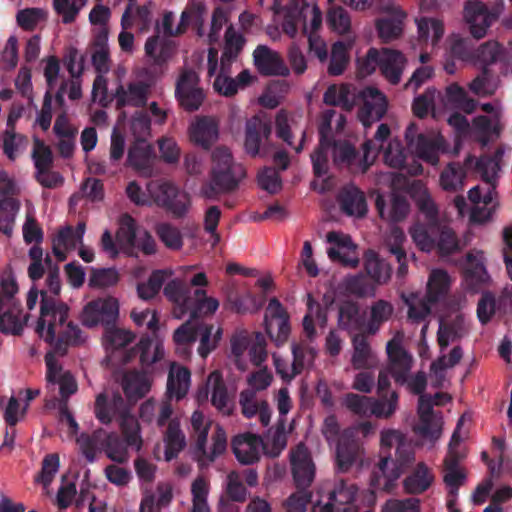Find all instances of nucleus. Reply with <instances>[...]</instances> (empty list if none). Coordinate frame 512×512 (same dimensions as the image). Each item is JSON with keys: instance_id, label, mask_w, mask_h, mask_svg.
<instances>
[{"instance_id": "obj_1", "label": "nucleus", "mask_w": 512, "mask_h": 512, "mask_svg": "<svg viewBox=\"0 0 512 512\" xmlns=\"http://www.w3.org/2000/svg\"><path fill=\"white\" fill-rule=\"evenodd\" d=\"M94 413L102 424H109L113 419L119 422L123 439L115 432L107 433L103 437L102 450L114 462L124 463L128 459L127 447L140 450L142 438L140 425L130 413V408L122 395L115 392L109 400L104 393L99 394L95 400Z\"/></svg>"}, {"instance_id": "obj_2", "label": "nucleus", "mask_w": 512, "mask_h": 512, "mask_svg": "<svg viewBox=\"0 0 512 512\" xmlns=\"http://www.w3.org/2000/svg\"><path fill=\"white\" fill-rule=\"evenodd\" d=\"M465 167L474 168L482 180V184L474 186L468 192V199L473 205L470 220L482 224L491 219L498 205L496 187L499 161L496 157L481 156L476 159L469 155L465 159Z\"/></svg>"}, {"instance_id": "obj_3", "label": "nucleus", "mask_w": 512, "mask_h": 512, "mask_svg": "<svg viewBox=\"0 0 512 512\" xmlns=\"http://www.w3.org/2000/svg\"><path fill=\"white\" fill-rule=\"evenodd\" d=\"M244 175L242 166L234 163L229 149L217 147L212 152L210 181L203 185V194L209 199H215L221 193L232 192L238 188Z\"/></svg>"}, {"instance_id": "obj_4", "label": "nucleus", "mask_w": 512, "mask_h": 512, "mask_svg": "<svg viewBox=\"0 0 512 512\" xmlns=\"http://www.w3.org/2000/svg\"><path fill=\"white\" fill-rule=\"evenodd\" d=\"M386 351L390 360L391 376L395 382L399 385L407 384L413 394L423 395L422 393L427 386L426 374L423 371H419L414 377L409 379L413 358L402 347L400 341L395 338L388 341Z\"/></svg>"}, {"instance_id": "obj_5", "label": "nucleus", "mask_w": 512, "mask_h": 512, "mask_svg": "<svg viewBox=\"0 0 512 512\" xmlns=\"http://www.w3.org/2000/svg\"><path fill=\"white\" fill-rule=\"evenodd\" d=\"M395 460L390 455L381 457L376 470L373 471L371 484L377 488L382 487L390 491L395 482L409 465L415 460L412 446L405 440L395 450Z\"/></svg>"}, {"instance_id": "obj_6", "label": "nucleus", "mask_w": 512, "mask_h": 512, "mask_svg": "<svg viewBox=\"0 0 512 512\" xmlns=\"http://www.w3.org/2000/svg\"><path fill=\"white\" fill-rule=\"evenodd\" d=\"M69 306L48 296L47 291H41L40 316L36 325V333L46 343L53 344L59 328H62L69 317Z\"/></svg>"}, {"instance_id": "obj_7", "label": "nucleus", "mask_w": 512, "mask_h": 512, "mask_svg": "<svg viewBox=\"0 0 512 512\" xmlns=\"http://www.w3.org/2000/svg\"><path fill=\"white\" fill-rule=\"evenodd\" d=\"M147 191L154 202L165 208L174 217H183L189 209L190 198L172 182L166 180H151L147 184Z\"/></svg>"}, {"instance_id": "obj_8", "label": "nucleus", "mask_w": 512, "mask_h": 512, "mask_svg": "<svg viewBox=\"0 0 512 512\" xmlns=\"http://www.w3.org/2000/svg\"><path fill=\"white\" fill-rule=\"evenodd\" d=\"M399 395L396 391L390 393L387 401L375 399L355 393H348L344 398V405L353 414L360 417H369L374 415L377 418L391 417L398 407Z\"/></svg>"}, {"instance_id": "obj_9", "label": "nucleus", "mask_w": 512, "mask_h": 512, "mask_svg": "<svg viewBox=\"0 0 512 512\" xmlns=\"http://www.w3.org/2000/svg\"><path fill=\"white\" fill-rule=\"evenodd\" d=\"M198 74L192 69H183L175 86V97L187 112L197 111L205 100L204 90L199 85Z\"/></svg>"}, {"instance_id": "obj_10", "label": "nucleus", "mask_w": 512, "mask_h": 512, "mask_svg": "<svg viewBox=\"0 0 512 512\" xmlns=\"http://www.w3.org/2000/svg\"><path fill=\"white\" fill-rule=\"evenodd\" d=\"M119 315L118 301L113 297L90 301L83 310L82 323L87 327L115 324Z\"/></svg>"}, {"instance_id": "obj_11", "label": "nucleus", "mask_w": 512, "mask_h": 512, "mask_svg": "<svg viewBox=\"0 0 512 512\" xmlns=\"http://www.w3.org/2000/svg\"><path fill=\"white\" fill-rule=\"evenodd\" d=\"M358 488L355 484L349 483L344 479H339L333 489L327 491V502L322 503V499L316 500L312 506L313 512H342L345 506L354 502Z\"/></svg>"}, {"instance_id": "obj_12", "label": "nucleus", "mask_w": 512, "mask_h": 512, "mask_svg": "<svg viewBox=\"0 0 512 512\" xmlns=\"http://www.w3.org/2000/svg\"><path fill=\"white\" fill-rule=\"evenodd\" d=\"M290 460L296 488L308 489L315 478V465L305 444L300 443L292 450Z\"/></svg>"}, {"instance_id": "obj_13", "label": "nucleus", "mask_w": 512, "mask_h": 512, "mask_svg": "<svg viewBox=\"0 0 512 512\" xmlns=\"http://www.w3.org/2000/svg\"><path fill=\"white\" fill-rule=\"evenodd\" d=\"M363 106L359 110V119L364 126H369L384 117L387 111V99L376 87L368 86L359 92Z\"/></svg>"}, {"instance_id": "obj_14", "label": "nucleus", "mask_w": 512, "mask_h": 512, "mask_svg": "<svg viewBox=\"0 0 512 512\" xmlns=\"http://www.w3.org/2000/svg\"><path fill=\"white\" fill-rule=\"evenodd\" d=\"M253 62L262 76H283L290 74L280 54L266 45H258L253 52Z\"/></svg>"}, {"instance_id": "obj_15", "label": "nucleus", "mask_w": 512, "mask_h": 512, "mask_svg": "<svg viewBox=\"0 0 512 512\" xmlns=\"http://www.w3.org/2000/svg\"><path fill=\"white\" fill-rule=\"evenodd\" d=\"M272 133V126L259 116H253L246 121L244 148L247 154L255 157L260 154V147L268 141Z\"/></svg>"}, {"instance_id": "obj_16", "label": "nucleus", "mask_w": 512, "mask_h": 512, "mask_svg": "<svg viewBox=\"0 0 512 512\" xmlns=\"http://www.w3.org/2000/svg\"><path fill=\"white\" fill-rule=\"evenodd\" d=\"M46 366L47 387L54 390L55 386L58 385L61 400L66 403L78 388L74 376L69 371H63L62 367L48 356H46Z\"/></svg>"}, {"instance_id": "obj_17", "label": "nucleus", "mask_w": 512, "mask_h": 512, "mask_svg": "<svg viewBox=\"0 0 512 512\" xmlns=\"http://www.w3.org/2000/svg\"><path fill=\"white\" fill-rule=\"evenodd\" d=\"M465 18L472 37L479 40L485 37L497 15L490 12L485 4L473 2L465 6Z\"/></svg>"}, {"instance_id": "obj_18", "label": "nucleus", "mask_w": 512, "mask_h": 512, "mask_svg": "<svg viewBox=\"0 0 512 512\" xmlns=\"http://www.w3.org/2000/svg\"><path fill=\"white\" fill-rule=\"evenodd\" d=\"M337 201L341 211L347 216L363 218L368 212L364 192L353 184L341 188L337 195Z\"/></svg>"}, {"instance_id": "obj_19", "label": "nucleus", "mask_w": 512, "mask_h": 512, "mask_svg": "<svg viewBox=\"0 0 512 512\" xmlns=\"http://www.w3.org/2000/svg\"><path fill=\"white\" fill-rule=\"evenodd\" d=\"M261 445V437L251 433L235 436L231 444L236 459L244 465H251L260 459Z\"/></svg>"}, {"instance_id": "obj_20", "label": "nucleus", "mask_w": 512, "mask_h": 512, "mask_svg": "<svg viewBox=\"0 0 512 512\" xmlns=\"http://www.w3.org/2000/svg\"><path fill=\"white\" fill-rule=\"evenodd\" d=\"M153 158V147L145 139H136L128 149L127 164L148 177L153 172Z\"/></svg>"}, {"instance_id": "obj_21", "label": "nucleus", "mask_w": 512, "mask_h": 512, "mask_svg": "<svg viewBox=\"0 0 512 512\" xmlns=\"http://www.w3.org/2000/svg\"><path fill=\"white\" fill-rule=\"evenodd\" d=\"M406 64L405 56L398 50L382 48L380 50L379 69L381 74L392 85H397Z\"/></svg>"}, {"instance_id": "obj_22", "label": "nucleus", "mask_w": 512, "mask_h": 512, "mask_svg": "<svg viewBox=\"0 0 512 512\" xmlns=\"http://www.w3.org/2000/svg\"><path fill=\"white\" fill-rule=\"evenodd\" d=\"M148 89L149 86L143 81L129 83L127 89L120 84L113 94L116 100V109L120 110L128 105L134 107L145 105Z\"/></svg>"}, {"instance_id": "obj_23", "label": "nucleus", "mask_w": 512, "mask_h": 512, "mask_svg": "<svg viewBox=\"0 0 512 512\" xmlns=\"http://www.w3.org/2000/svg\"><path fill=\"white\" fill-rule=\"evenodd\" d=\"M218 135V123L214 118L209 116L199 117L190 128L191 140L205 150L210 149L217 141Z\"/></svg>"}, {"instance_id": "obj_24", "label": "nucleus", "mask_w": 512, "mask_h": 512, "mask_svg": "<svg viewBox=\"0 0 512 512\" xmlns=\"http://www.w3.org/2000/svg\"><path fill=\"white\" fill-rule=\"evenodd\" d=\"M338 325L349 333L365 331L366 321L357 302L346 300L339 305Z\"/></svg>"}, {"instance_id": "obj_25", "label": "nucleus", "mask_w": 512, "mask_h": 512, "mask_svg": "<svg viewBox=\"0 0 512 512\" xmlns=\"http://www.w3.org/2000/svg\"><path fill=\"white\" fill-rule=\"evenodd\" d=\"M20 303L4 304L0 297V331L3 334L21 335L28 315L21 319Z\"/></svg>"}, {"instance_id": "obj_26", "label": "nucleus", "mask_w": 512, "mask_h": 512, "mask_svg": "<svg viewBox=\"0 0 512 512\" xmlns=\"http://www.w3.org/2000/svg\"><path fill=\"white\" fill-rule=\"evenodd\" d=\"M153 340L149 336H143L139 343L129 351L123 354L122 362L129 363L139 354L140 362L143 367L151 366L164 356V350L160 344H156L152 351Z\"/></svg>"}, {"instance_id": "obj_27", "label": "nucleus", "mask_w": 512, "mask_h": 512, "mask_svg": "<svg viewBox=\"0 0 512 512\" xmlns=\"http://www.w3.org/2000/svg\"><path fill=\"white\" fill-rule=\"evenodd\" d=\"M359 449L352 433L345 432L340 436L336 449L337 472L345 473L350 470L358 457Z\"/></svg>"}, {"instance_id": "obj_28", "label": "nucleus", "mask_w": 512, "mask_h": 512, "mask_svg": "<svg viewBox=\"0 0 512 512\" xmlns=\"http://www.w3.org/2000/svg\"><path fill=\"white\" fill-rule=\"evenodd\" d=\"M369 334L364 332L356 333L352 337L353 355L352 366L354 369H370L376 364V357L368 341Z\"/></svg>"}, {"instance_id": "obj_29", "label": "nucleus", "mask_w": 512, "mask_h": 512, "mask_svg": "<svg viewBox=\"0 0 512 512\" xmlns=\"http://www.w3.org/2000/svg\"><path fill=\"white\" fill-rule=\"evenodd\" d=\"M434 481L431 469L419 462L413 471L403 480V489L407 494L418 495L427 491Z\"/></svg>"}, {"instance_id": "obj_30", "label": "nucleus", "mask_w": 512, "mask_h": 512, "mask_svg": "<svg viewBox=\"0 0 512 512\" xmlns=\"http://www.w3.org/2000/svg\"><path fill=\"white\" fill-rule=\"evenodd\" d=\"M410 191L419 212L425 218V222L440 223L438 208L423 183L421 181H414L411 184Z\"/></svg>"}, {"instance_id": "obj_31", "label": "nucleus", "mask_w": 512, "mask_h": 512, "mask_svg": "<svg viewBox=\"0 0 512 512\" xmlns=\"http://www.w3.org/2000/svg\"><path fill=\"white\" fill-rule=\"evenodd\" d=\"M505 54L506 50L502 44L489 40L475 49L473 63L480 65L484 74H489V66L503 61Z\"/></svg>"}, {"instance_id": "obj_32", "label": "nucleus", "mask_w": 512, "mask_h": 512, "mask_svg": "<svg viewBox=\"0 0 512 512\" xmlns=\"http://www.w3.org/2000/svg\"><path fill=\"white\" fill-rule=\"evenodd\" d=\"M207 10L202 2H193L183 10L176 33H184L188 26H192L198 36L204 35V22Z\"/></svg>"}, {"instance_id": "obj_33", "label": "nucleus", "mask_w": 512, "mask_h": 512, "mask_svg": "<svg viewBox=\"0 0 512 512\" xmlns=\"http://www.w3.org/2000/svg\"><path fill=\"white\" fill-rule=\"evenodd\" d=\"M439 223L415 222L409 229V233L415 245L424 252L436 249L437 232Z\"/></svg>"}, {"instance_id": "obj_34", "label": "nucleus", "mask_w": 512, "mask_h": 512, "mask_svg": "<svg viewBox=\"0 0 512 512\" xmlns=\"http://www.w3.org/2000/svg\"><path fill=\"white\" fill-rule=\"evenodd\" d=\"M226 71L227 69L224 71L221 69L220 74L217 75L213 83L214 89L223 96H234L238 89L249 86L253 81V77L247 69L242 70L235 79L226 76Z\"/></svg>"}, {"instance_id": "obj_35", "label": "nucleus", "mask_w": 512, "mask_h": 512, "mask_svg": "<svg viewBox=\"0 0 512 512\" xmlns=\"http://www.w3.org/2000/svg\"><path fill=\"white\" fill-rule=\"evenodd\" d=\"M208 384H211V403L224 415H231L233 403L229 398L226 384L219 371H213L208 376Z\"/></svg>"}, {"instance_id": "obj_36", "label": "nucleus", "mask_w": 512, "mask_h": 512, "mask_svg": "<svg viewBox=\"0 0 512 512\" xmlns=\"http://www.w3.org/2000/svg\"><path fill=\"white\" fill-rule=\"evenodd\" d=\"M281 23L283 32L291 38H294L298 32V25L303 24V34L308 33V24L305 23V12H303V1L293 0L285 8Z\"/></svg>"}, {"instance_id": "obj_37", "label": "nucleus", "mask_w": 512, "mask_h": 512, "mask_svg": "<svg viewBox=\"0 0 512 512\" xmlns=\"http://www.w3.org/2000/svg\"><path fill=\"white\" fill-rule=\"evenodd\" d=\"M190 378L191 372L188 368L173 364L167 380L168 396L176 400L184 398L189 390Z\"/></svg>"}, {"instance_id": "obj_38", "label": "nucleus", "mask_w": 512, "mask_h": 512, "mask_svg": "<svg viewBox=\"0 0 512 512\" xmlns=\"http://www.w3.org/2000/svg\"><path fill=\"white\" fill-rule=\"evenodd\" d=\"M364 269L375 284H384L391 277V266L373 250H367L364 254Z\"/></svg>"}, {"instance_id": "obj_39", "label": "nucleus", "mask_w": 512, "mask_h": 512, "mask_svg": "<svg viewBox=\"0 0 512 512\" xmlns=\"http://www.w3.org/2000/svg\"><path fill=\"white\" fill-rule=\"evenodd\" d=\"M164 442L165 460L168 462L175 459L178 454L185 448V435L182 432L180 423L177 419H171L168 423V427L164 435Z\"/></svg>"}, {"instance_id": "obj_40", "label": "nucleus", "mask_w": 512, "mask_h": 512, "mask_svg": "<svg viewBox=\"0 0 512 512\" xmlns=\"http://www.w3.org/2000/svg\"><path fill=\"white\" fill-rule=\"evenodd\" d=\"M83 341L80 327L67 319L64 326L57 331L56 340L52 345H54L56 352L65 354L69 346H78Z\"/></svg>"}, {"instance_id": "obj_41", "label": "nucleus", "mask_w": 512, "mask_h": 512, "mask_svg": "<svg viewBox=\"0 0 512 512\" xmlns=\"http://www.w3.org/2000/svg\"><path fill=\"white\" fill-rule=\"evenodd\" d=\"M394 307L386 300L379 299L375 301L370 307V318L366 322V333L375 335L380 330L381 326L387 322L393 315Z\"/></svg>"}, {"instance_id": "obj_42", "label": "nucleus", "mask_w": 512, "mask_h": 512, "mask_svg": "<svg viewBox=\"0 0 512 512\" xmlns=\"http://www.w3.org/2000/svg\"><path fill=\"white\" fill-rule=\"evenodd\" d=\"M122 389L129 401H137L143 398L150 386L143 375L136 371L126 372L122 377Z\"/></svg>"}, {"instance_id": "obj_43", "label": "nucleus", "mask_w": 512, "mask_h": 512, "mask_svg": "<svg viewBox=\"0 0 512 512\" xmlns=\"http://www.w3.org/2000/svg\"><path fill=\"white\" fill-rule=\"evenodd\" d=\"M405 240L406 238L403 231L395 228L392 230L391 237L386 243L388 251L395 256L399 264L397 269L398 278H404L408 273V256L403 248Z\"/></svg>"}, {"instance_id": "obj_44", "label": "nucleus", "mask_w": 512, "mask_h": 512, "mask_svg": "<svg viewBox=\"0 0 512 512\" xmlns=\"http://www.w3.org/2000/svg\"><path fill=\"white\" fill-rule=\"evenodd\" d=\"M450 278L446 271L435 269L431 272L427 283V301L435 304L444 298L449 290Z\"/></svg>"}, {"instance_id": "obj_45", "label": "nucleus", "mask_w": 512, "mask_h": 512, "mask_svg": "<svg viewBox=\"0 0 512 512\" xmlns=\"http://www.w3.org/2000/svg\"><path fill=\"white\" fill-rule=\"evenodd\" d=\"M245 44V38L232 27L225 32V45L221 56L222 71L229 69L231 63L237 58Z\"/></svg>"}, {"instance_id": "obj_46", "label": "nucleus", "mask_w": 512, "mask_h": 512, "mask_svg": "<svg viewBox=\"0 0 512 512\" xmlns=\"http://www.w3.org/2000/svg\"><path fill=\"white\" fill-rule=\"evenodd\" d=\"M103 338L106 350L115 352L132 343L135 334L111 324L105 327Z\"/></svg>"}, {"instance_id": "obj_47", "label": "nucleus", "mask_w": 512, "mask_h": 512, "mask_svg": "<svg viewBox=\"0 0 512 512\" xmlns=\"http://www.w3.org/2000/svg\"><path fill=\"white\" fill-rule=\"evenodd\" d=\"M191 308H187L190 318L196 320L204 315L213 314L219 307V302L215 298L207 297L203 289L194 291V298L190 303Z\"/></svg>"}, {"instance_id": "obj_48", "label": "nucleus", "mask_w": 512, "mask_h": 512, "mask_svg": "<svg viewBox=\"0 0 512 512\" xmlns=\"http://www.w3.org/2000/svg\"><path fill=\"white\" fill-rule=\"evenodd\" d=\"M105 436L104 429H97L92 434L82 433L77 438V444L80 447L81 453L90 463L96 459V454L102 449L103 437Z\"/></svg>"}, {"instance_id": "obj_49", "label": "nucleus", "mask_w": 512, "mask_h": 512, "mask_svg": "<svg viewBox=\"0 0 512 512\" xmlns=\"http://www.w3.org/2000/svg\"><path fill=\"white\" fill-rule=\"evenodd\" d=\"M410 150L416 156L428 163L435 164L438 162L439 145L436 139L425 134H419L416 142L411 146Z\"/></svg>"}, {"instance_id": "obj_50", "label": "nucleus", "mask_w": 512, "mask_h": 512, "mask_svg": "<svg viewBox=\"0 0 512 512\" xmlns=\"http://www.w3.org/2000/svg\"><path fill=\"white\" fill-rule=\"evenodd\" d=\"M466 169L465 164L461 165L460 163L455 162L448 164L440 175V184L442 188L451 192L461 189L464 184Z\"/></svg>"}, {"instance_id": "obj_51", "label": "nucleus", "mask_w": 512, "mask_h": 512, "mask_svg": "<svg viewBox=\"0 0 512 512\" xmlns=\"http://www.w3.org/2000/svg\"><path fill=\"white\" fill-rule=\"evenodd\" d=\"M419 40L428 42L436 46L444 34V24L441 20L436 18H421L417 22Z\"/></svg>"}, {"instance_id": "obj_52", "label": "nucleus", "mask_w": 512, "mask_h": 512, "mask_svg": "<svg viewBox=\"0 0 512 512\" xmlns=\"http://www.w3.org/2000/svg\"><path fill=\"white\" fill-rule=\"evenodd\" d=\"M137 225L135 219L125 213L119 219L116 241L123 249H133L136 242Z\"/></svg>"}, {"instance_id": "obj_53", "label": "nucleus", "mask_w": 512, "mask_h": 512, "mask_svg": "<svg viewBox=\"0 0 512 512\" xmlns=\"http://www.w3.org/2000/svg\"><path fill=\"white\" fill-rule=\"evenodd\" d=\"M20 203L12 197H4L0 200V231L10 236L13 231L15 217L19 211Z\"/></svg>"}, {"instance_id": "obj_54", "label": "nucleus", "mask_w": 512, "mask_h": 512, "mask_svg": "<svg viewBox=\"0 0 512 512\" xmlns=\"http://www.w3.org/2000/svg\"><path fill=\"white\" fill-rule=\"evenodd\" d=\"M350 57L348 47L342 41H337L332 45L330 61L327 72L331 76H339L344 73L349 63Z\"/></svg>"}, {"instance_id": "obj_55", "label": "nucleus", "mask_w": 512, "mask_h": 512, "mask_svg": "<svg viewBox=\"0 0 512 512\" xmlns=\"http://www.w3.org/2000/svg\"><path fill=\"white\" fill-rule=\"evenodd\" d=\"M155 232L161 242L170 250L178 251L183 247V236L181 231L170 223H159Z\"/></svg>"}, {"instance_id": "obj_56", "label": "nucleus", "mask_w": 512, "mask_h": 512, "mask_svg": "<svg viewBox=\"0 0 512 512\" xmlns=\"http://www.w3.org/2000/svg\"><path fill=\"white\" fill-rule=\"evenodd\" d=\"M473 126L481 134V141L484 144L493 138H498L502 130L497 116L491 119L488 116L479 115L473 119Z\"/></svg>"}, {"instance_id": "obj_57", "label": "nucleus", "mask_w": 512, "mask_h": 512, "mask_svg": "<svg viewBox=\"0 0 512 512\" xmlns=\"http://www.w3.org/2000/svg\"><path fill=\"white\" fill-rule=\"evenodd\" d=\"M446 96L450 103L470 114L475 111L477 102L458 84L453 83L446 88Z\"/></svg>"}, {"instance_id": "obj_58", "label": "nucleus", "mask_w": 512, "mask_h": 512, "mask_svg": "<svg viewBox=\"0 0 512 512\" xmlns=\"http://www.w3.org/2000/svg\"><path fill=\"white\" fill-rule=\"evenodd\" d=\"M166 279V273L163 270H155L149 276L147 282L137 285L139 298L150 300L154 298L161 290Z\"/></svg>"}, {"instance_id": "obj_59", "label": "nucleus", "mask_w": 512, "mask_h": 512, "mask_svg": "<svg viewBox=\"0 0 512 512\" xmlns=\"http://www.w3.org/2000/svg\"><path fill=\"white\" fill-rule=\"evenodd\" d=\"M120 280L115 268H91L89 286L92 288H107L116 285Z\"/></svg>"}, {"instance_id": "obj_60", "label": "nucleus", "mask_w": 512, "mask_h": 512, "mask_svg": "<svg viewBox=\"0 0 512 512\" xmlns=\"http://www.w3.org/2000/svg\"><path fill=\"white\" fill-rule=\"evenodd\" d=\"M376 29L380 39L388 43L399 38L403 32V23L395 18H381L376 21Z\"/></svg>"}, {"instance_id": "obj_61", "label": "nucleus", "mask_w": 512, "mask_h": 512, "mask_svg": "<svg viewBox=\"0 0 512 512\" xmlns=\"http://www.w3.org/2000/svg\"><path fill=\"white\" fill-rule=\"evenodd\" d=\"M436 248L440 255H450L459 249V242L455 232L439 223Z\"/></svg>"}, {"instance_id": "obj_62", "label": "nucleus", "mask_w": 512, "mask_h": 512, "mask_svg": "<svg viewBox=\"0 0 512 512\" xmlns=\"http://www.w3.org/2000/svg\"><path fill=\"white\" fill-rule=\"evenodd\" d=\"M345 288L350 294L358 298L373 296L375 293V285L363 274L348 277L345 281Z\"/></svg>"}, {"instance_id": "obj_63", "label": "nucleus", "mask_w": 512, "mask_h": 512, "mask_svg": "<svg viewBox=\"0 0 512 512\" xmlns=\"http://www.w3.org/2000/svg\"><path fill=\"white\" fill-rule=\"evenodd\" d=\"M331 148L333 160L337 165H351L358 155L356 148L346 140H333Z\"/></svg>"}, {"instance_id": "obj_64", "label": "nucleus", "mask_w": 512, "mask_h": 512, "mask_svg": "<svg viewBox=\"0 0 512 512\" xmlns=\"http://www.w3.org/2000/svg\"><path fill=\"white\" fill-rule=\"evenodd\" d=\"M326 21L328 26L339 34L349 31L351 26L348 12L341 6H333L327 12Z\"/></svg>"}]
</instances>
